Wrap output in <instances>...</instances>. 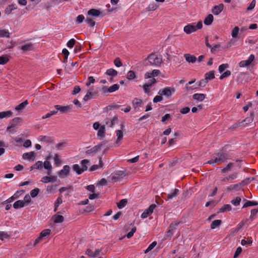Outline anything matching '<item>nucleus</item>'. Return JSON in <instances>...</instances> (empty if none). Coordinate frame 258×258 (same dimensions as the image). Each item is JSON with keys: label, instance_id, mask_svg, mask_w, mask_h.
I'll return each mask as SVG.
<instances>
[{"label": "nucleus", "instance_id": "1", "mask_svg": "<svg viewBox=\"0 0 258 258\" xmlns=\"http://www.w3.org/2000/svg\"><path fill=\"white\" fill-rule=\"evenodd\" d=\"M203 27V23L199 21L198 23H192L185 25L183 27V31L186 34L196 32L198 30L202 29Z\"/></svg>", "mask_w": 258, "mask_h": 258}, {"label": "nucleus", "instance_id": "2", "mask_svg": "<svg viewBox=\"0 0 258 258\" xmlns=\"http://www.w3.org/2000/svg\"><path fill=\"white\" fill-rule=\"evenodd\" d=\"M89 161L87 159L82 160L81 162V165L76 164L73 166V169L78 174H81L85 171L87 170L88 167L87 164Z\"/></svg>", "mask_w": 258, "mask_h": 258}, {"label": "nucleus", "instance_id": "3", "mask_svg": "<svg viewBox=\"0 0 258 258\" xmlns=\"http://www.w3.org/2000/svg\"><path fill=\"white\" fill-rule=\"evenodd\" d=\"M148 60L151 64L155 66H159L162 62L161 57L154 53L150 54L148 57Z\"/></svg>", "mask_w": 258, "mask_h": 258}, {"label": "nucleus", "instance_id": "4", "mask_svg": "<svg viewBox=\"0 0 258 258\" xmlns=\"http://www.w3.org/2000/svg\"><path fill=\"white\" fill-rule=\"evenodd\" d=\"M175 92V89L173 87H166L159 90L158 94L163 95L167 98L170 97Z\"/></svg>", "mask_w": 258, "mask_h": 258}, {"label": "nucleus", "instance_id": "5", "mask_svg": "<svg viewBox=\"0 0 258 258\" xmlns=\"http://www.w3.org/2000/svg\"><path fill=\"white\" fill-rule=\"evenodd\" d=\"M51 233V230L49 229H45L42 230L39 235V236L37 238L34 243V246H36L38 243L42 241L44 238L48 237Z\"/></svg>", "mask_w": 258, "mask_h": 258}, {"label": "nucleus", "instance_id": "6", "mask_svg": "<svg viewBox=\"0 0 258 258\" xmlns=\"http://www.w3.org/2000/svg\"><path fill=\"white\" fill-rule=\"evenodd\" d=\"M101 253V250L99 249H95L94 250L92 249H88L86 251V254L90 258L99 257Z\"/></svg>", "mask_w": 258, "mask_h": 258}, {"label": "nucleus", "instance_id": "7", "mask_svg": "<svg viewBox=\"0 0 258 258\" xmlns=\"http://www.w3.org/2000/svg\"><path fill=\"white\" fill-rule=\"evenodd\" d=\"M116 133V140L115 142V146L118 147L122 143V140L123 137V133L120 130H117L115 131Z\"/></svg>", "mask_w": 258, "mask_h": 258}, {"label": "nucleus", "instance_id": "8", "mask_svg": "<svg viewBox=\"0 0 258 258\" xmlns=\"http://www.w3.org/2000/svg\"><path fill=\"white\" fill-rule=\"evenodd\" d=\"M156 207V205H154V204H152L150 206V207L146 209L144 212L141 215V218L142 219H145L146 218H147L148 217H149L150 215H151L153 211H154V210L155 209Z\"/></svg>", "mask_w": 258, "mask_h": 258}, {"label": "nucleus", "instance_id": "9", "mask_svg": "<svg viewBox=\"0 0 258 258\" xmlns=\"http://www.w3.org/2000/svg\"><path fill=\"white\" fill-rule=\"evenodd\" d=\"M70 171V166L68 165H64L63 167V168L58 172V175L60 178H63L67 177L69 175Z\"/></svg>", "mask_w": 258, "mask_h": 258}, {"label": "nucleus", "instance_id": "10", "mask_svg": "<svg viewBox=\"0 0 258 258\" xmlns=\"http://www.w3.org/2000/svg\"><path fill=\"white\" fill-rule=\"evenodd\" d=\"M225 160V158L224 157V155L223 154L221 153L218 154L217 155V157H214V158L212 159L211 160H209L208 162V163L210 164H212L218 162H224Z\"/></svg>", "mask_w": 258, "mask_h": 258}, {"label": "nucleus", "instance_id": "11", "mask_svg": "<svg viewBox=\"0 0 258 258\" xmlns=\"http://www.w3.org/2000/svg\"><path fill=\"white\" fill-rule=\"evenodd\" d=\"M57 177L55 175L45 176L41 178V181L44 183L57 181Z\"/></svg>", "mask_w": 258, "mask_h": 258}, {"label": "nucleus", "instance_id": "12", "mask_svg": "<svg viewBox=\"0 0 258 258\" xmlns=\"http://www.w3.org/2000/svg\"><path fill=\"white\" fill-rule=\"evenodd\" d=\"M254 59V55L251 54L247 60L240 61L239 63V66L241 68L247 67L250 64V63L253 61Z\"/></svg>", "mask_w": 258, "mask_h": 258}, {"label": "nucleus", "instance_id": "13", "mask_svg": "<svg viewBox=\"0 0 258 258\" xmlns=\"http://www.w3.org/2000/svg\"><path fill=\"white\" fill-rule=\"evenodd\" d=\"M54 107L61 113H67L71 111L72 110V106L71 105L62 106L59 105H56L54 106Z\"/></svg>", "mask_w": 258, "mask_h": 258}, {"label": "nucleus", "instance_id": "14", "mask_svg": "<svg viewBox=\"0 0 258 258\" xmlns=\"http://www.w3.org/2000/svg\"><path fill=\"white\" fill-rule=\"evenodd\" d=\"M22 157L24 159L32 162L34 160L36 155L34 152H30L24 153Z\"/></svg>", "mask_w": 258, "mask_h": 258}, {"label": "nucleus", "instance_id": "15", "mask_svg": "<svg viewBox=\"0 0 258 258\" xmlns=\"http://www.w3.org/2000/svg\"><path fill=\"white\" fill-rule=\"evenodd\" d=\"M224 6L223 4H220L213 7L212 12L215 15H218L224 9Z\"/></svg>", "mask_w": 258, "mask_h": 258}, {"label": "nucleus", "instance_id": "16", "mask_svg": "<svg viewBox=\"0 0 258 258\" xmlns=\"http://www.w3.org/2000/svg\"><path fill=\"white\" fill-rule=\"evenodd\" d=\"M160 73V72L158 70H154L152 72H147L145 74V79L154 78V77L158 76Z\"/></svg>", "mask_w": 258, "mask_h": 258}, {"label": "nucleus", "instance_id": "17", "mask_svg": "<svg viewBox=\"0 0 258 258\" xmlns=\"http://www.w3.org/2000/svg\"><path fill=\"white\" fill-rule=\"evenodd\" d=\"M238 174L237 172H234L223 178L221 180L222 181H230L233 180L237 178Z\"/></svg>", "mask_w": 258, "mask_h": 258}, {"label": "nucleus", "instance_id": "18", "mask_svg": "<svg viewBox=\"0 0 258 258\" xmlns=\"http://www.w3.org/2000/svg\"><path fill=\"white\" fill-rule=\"evenodd\" d=\"M73 191V188L72 186L69 187H62L59 189V191L60 194L65 192V196L69 197L70 196L71 193Z\"/></svg>", "mask_w": 258, "mask_h": 258}, {"label": "nucleus", "instance_id": "19", "mask_svg": "<svg viewBox=\"0 0 258 258\" xmlns=\"http://www.w3.org/2000/svg\"><path fill=\"white\" fill-rule=\"evenodd\" d=\"M105 73L108 76L111 77V78L109 79V81L110 82H112V79L114 77H115L117 76L118 72L116 70H115L114 69H108L106 71Z\"/></svg>", "mask_w": 258, "mask_h": 258}, {"label": "nucleus", "instance_id": "20", "mask_svg": "<svg viewBox=\"0 0 258 258\" xmlns=\"http://www.w3.org/2000/svg\"><path fill=\"white\" fill-rule=\"evenodd\" d=\"M184 57L186 61L189 63H194L197 60V58L195 56L191 55L189 53L184 54Z\"/></svg>", "mask_w": 258, "mask_h": 258}, {"label": "nucleus", "instance_id": "21", "mask_svg": "<svg viewBox=\"0 0 258 258\" xmlns=\"http://www.w3.org/2000/svg\"><path fill=\"white\" fill-rule=\"evenodd\" d=\"M142 102L143 101L141 99L137 98H134L132 102L134 108L135 110L139 109L141 106Z\"/></svg>", "mask_w": 258, "mask_h": 258}, {"label": "nucleus", "instance_id": "22", "mask_svg": "<svg viewBox=\"0 0 258 258\" xmlns=\"http://www.w3.org/2000/svg\"><path fill=\"white\" fill-rule=\"evenodd\" d=\"M13 115V112L11 110L0 112V119L10 118Z\"/></svg>", "mask_w": 258, "mask_h": 258}, {"label": "nucleus", "instance_id": "23", "mask_svg": "<svg viewBox=\"0 0 258 258\" xmlns=\"http://www.w3.org/2000/svg\"><path fill=\"white\" fill-rule=\"evenodd\" d=\"M101 14V12L99 10L94 9H90L87 12L88 15L91 17H99Z\"/></svg>", "mask_w": 258, "mask_h": 258}, {"label": "nucleus", "instance_id": "24", "mask_svg": "<svg viewBox=\"0 0 258 258\" xmlns=\"http://www.w3.org/2000/svg\"><path fill=\"white\" fill-rule=\"evenodd\" d=\"M52 219L54 223H61L63 222L64 217L60 215L56 214L52 217Z\"/></svg>", "mask_w": 258, "mask_h": 258}, {"label": "nucleus", "instance_id": "25", "mask_svg": "<svg viewBox=\"0 0 258 258\" xmlns=\"http://www.w3.org/2000/svg\"><path fill=\"white\" fill-rule=\"evenodd\" d=\"M33 49V44L30 42L25 43L21 47V49L24 51H31Z\"/></svg>", "mask_w": 258, "mask_h": 258}, {"label": "nucleus", "instance_id": "26", "mask_svg": "<svg viewBox=\"0 0 258 258\" xmlns=\"http://www.w3.org/2000/svg\"><path fill=\"white\" fill-rule=\"evenodd\" d=\"M43 166L45 169L48 170L47 174L50 175L52 171V165L51 163L48 161H45L43 163Z\"/></svg>", "mask_w": 258, "mask_h": 258}, {"label": "nucleus", "instance_id": "27", "mask_svg": "<svg viewBox=\"0 0 258 258\" xmlns=\"http://www.w3.org/2000/svg\"><path fill=\"white\" fill-rule=\"evenodd\" d=\"M241 188V183H237L235 184L230 185L227 187V190L230 191H238Z\"/></svg>", "mask_w": 258, "mask_h": 258}, {"label": "nucleus", "instance_id": "28", "mask_svg": "<svg viewBox=\"0 0 258 258\" xmlns=\"http://www.w3.org/2000/svg\"><path fill=\"white\" fill-rule=\"evenodd\" d=\"M28 104V102L27 100H25L23 102L20 103L15 107L16 110L18 112H22V110L26 107V106Z\"/></svg>", "mask_w": 258, "mask_h": 258}, {"label": "nucleus", "instance_id": "29", "mask_svg": "<svg viewBox=\"0 0 258 258\" xmlns=\"http://www.w3.org/2000/svg\"><path fill=\"white\" fill-rule=\"evenodd\" d=\"M158 7V5H157L156 3L152 2H151L148 6L146 8V10L147 11H154L157 10Z\"/></svg>", "mask_w": 258, "mask_h": 258}, {"label": "nucleus", "instance_id": "30", "mask_svg": "<svg viewBox=\"0 0 258 258\" xmlns=\"http://www.w3.org/2000/svg\"><path fill=\"white\" fill-rule=\"evenodd\" d=\"M156 83V81L153 80L151 84H145L143 86V90L145 93L148 94L150 92V87L154 84Z\"/></svg>", "mask_w": 258, "mask_h": 258}, {"label": "nucleus", "instance_id": "31", "mask_svg": "<svg viewBox=\"0 0 258 258\" xmlns=\"http://www.w3.org/2000/svg\"><path fill=\"white\" fill-rule=\"evenodd\" d=\"M105 127L104 125H101V128L98 130L97 137L100 139H102L105 136Z\"/></svg>", "mask_w": 258, "mask_h": 258}, {"label": "nucleus", "instance_id": "32", "mask_svg": "<svg viewBox=\"0 0 258 258\" xmlns=\"http://www.w3.org/2000/svg\"><path fill=\"white\" fill-rule=\"evenodd\" d=\"M178 223H179L177 222H174L171 223L169 227L170 229H169L167 232V236L168 237L172 235V231L176 228V227L178 225Z\"/></svg>", "mask_w": 258, "mask_h": 258}, {"label": "nucleus", "instance_id": "33", "mask_svg": "<svg viewBox=\"0 0 258 258\" xmlns=\"http://www.w3.org/2000/svg\"><path fill=\"white\" fill-rule=\"evenodd\" d=\"M21 194V192L17 191L13 196H12L11 197L9 198L8 199H7L5 201V202L7 203H10L12 202L13 201H14L16 199L18 198Z\"/></svg>", "mask_w": 258, "mask_h": 258}, {"label": "nucleus", "instance_id": "34", "mask_svg": "<svg viewBox=\"0 0 258 258\" xmlns=\"http://www.w3.org/2000/svg\"><path fill=\"white\" fill-rule=\"evenodd\" d=\"M214 20V17L212 14H209L207 16V17L204 20V24L206 25H211Z\"/></svg>", "mask_w": 258, "mask_h": 258}, {"label": "nucleus", "instance_id": "35", "mask_svg": "<svg viewBox=\"0 0 258 258\" xmlns=\"http://www.w3.org/2000/svg\"><path fill=\"white\" fill-rule=\"evenodd\" d=\"M17 9V7L14 4L9 5L5 9V14L7 15L10 14L13 10Z\"/></svg>", "mask_w": 258, "mask_h": 258}, {"label": "nucleus", "instance_id": "36", "mask_svg": "<svg viewBox=\"0 0 258 258\" xmlns=\"http://www.w3.org/2000/svg\"><path fill=\"white\" fill-rule=\"evenodd\" d=\"M117 118L114 117L111 119H107L106 120V124L109 127H112L117 121Z\"/></svg>", "mask_w": 258, "mask_h": 258}, {"label": "nucleus", "instance_id": "37", "mask_svg": "<svg viewBox=\"0 0 258 258\" xmlns=\"http://www.w3.org/2000/svg\"><path fill=\"white\" fill-rule=\"evenodd\" d=\"M215 78L214 71H211L205 74V79L208 82Z\"/></svg>", "mask_w": 258, "mask_h": 258}, {"label": "nucleus", "instance_id": "38", "mask_svg": "<svg viewBox=\"0 0 258 258\" xmlns=\"http://www.w3.org/2000/svg\"><path fill=\"white\" fill-rule=\"evenodd\" d=\"M193 98L198 101H202L205 98V95L204 94L196 93L193 95Z\"/></svg>", "mask_w": 258, "mask_h": 258}, {"label": "nucleus", "instance_id": "39", "mask_svg": "<svg viewBox=\"0 0 258 258\" xmlns=\"http://www.w3.org/2000/svg\"><path fill=\"white\" fill-rule=\"evenodd\" d=\"M232 209L231 206L229 204H226L223 206L220 209L219 212L223 213L231 211Z\"/></svg>", "mask_w": 258, "mask_h": 258}, {"label": "nucleus", "instance_id": "40", "mask_svg": "<svg viewBox=\"0 0 258 258\" xmlns=\"http://www.w3.org/2000/svg\"><path fill=\"white\" fill-rule=\"evenodd\" d=\"M25 206V202L22 200H19L14 203L13 204V207L15 209H19L22 208Z\"/></svg>", "mask_w": 258, "mask_h": 258}, {"label": "nucleus", "instance_id": "41", "mask_svg": "<svg viewBox=\"0 0 258 258\" xmlns=\"http://www.w3.org/2000/svg\"><path fill=\"white\" fill-rule=\"evenodd\" d=\"M10 36V33L8 30L0 29V38L1 37L9 38Z\"/></svg>", "mask_w": 258, "mask_h": 258}, {"label": "nucleus", "instance_id": "42", "mask_svg": "<svg viewBox=\"0 0 258 258\" xmlns=\"http://www.w3.org/2000/svg\"><path fill=\"white\" fill-rule=\"evenodd\" d=\"M239 28L237 26H235L231 32V36L233 39H236L238 38L239 33Z\"/></svg>", "mask_w": 258, "mask_h": 258}, {"label": "nucleus", "instance_id": "43", "mask_svg": "<svg viewBox=\"0 0 258 258\" xmlns=\"http://www.w3.org/2000/svg\"><path fill=\"white\" fill-rule=\"evenodd\" d=\"M9 60V56L7 55L0 56V64H6Z\"/></svg>", "mask_w": 258, "mask_h": 258}, {"label": "nucleus", "instance_id": "44", "mask_svg": "<svg viewBox=\"0 0 258 258\" xmlns=\"http://www.w3.org/2000/svg\"><path fill=\"white\" fill-rule=\"evenodd\" d=\"M179 194V190L177 189H174L172 192L168 194V198L169 199H172L175 198Z\"/></svg>", "mask_w": 258, "mask_h": 258}, {"label": "nucleus", "instance_id": "45", "mask_svg": "<svg viewBox=\"0 0 258 258\" xmlns=\"http://www.w3.org/2000/svg\"><path fill=\"white\" fill-rule=\"evenodd\" d=\"M126 77L127 80H132L136 78V74L135 72L133 71H130L127 73Z\"/></svg>", "mask_w": 258, "mask_h": 258}, {"label": "nucleus", "instance_id": "46", "mask_svg": "<svg viewBox=\"0 0 258 258\" xmlns=\"http://www.w3.org/2000/svg\"><path fill=\"white\" fill-rule=\"evenodd\" d=\"M38 140L40 142H43L46 143H50L52 141L51 138L48 136H40Z\"/></svg>", "mask_w": 258, "mask_h": 258}, {"label": "nucleus", "instance_id": "47", "mask_svg": "<svg viewBox=\"0 0 258 258\" xmlns=\"http://www.w3.org/2000/svg\"><path fill=\"white\" fill-rule=\"evenodd\" d=\"M93 89L90 88L87 91V94L83 98L84 101H88L91 98V96L93 95Z\"/></svg>", "mask_w": 258, "mask_h": 258}, {"label": "nucleus", "instance_id": "48", "mask_svg": "<svg viewBox=\"0 0 258 258\" xmlns=\"http://www.w3.org/2000/svg\"><path fill=\"white\" fill-rule=\"evenodd\" d=\"M258 205V203L255 201H247L244 204L242 208H246L250 206H254Z\"/></svg>", "mask_w": 258, "mask_h": 258}, {"label": "nucleus", "instance_id": "49", "mask_svg": "<svg viewBox=\"0 0 258 258\" xmlns=\"http://www.w3.org/2000/svg\"><path fill=\"white\" fill-rule=\"evenodd\" d=\"M53 161L56 166H59L61 164V160L57 154H55L53 157Z\"/></svg>", "mask_w": 258, "mask_h": 258}, {"label": "nucleus", "instance_id": "50", "mask_svg": "<svg viewBox=\"0 0 258 258\" xmlns=\"http://www.w3.org/2000/svg\"><path fill=\"white\" fill-rule=\"evenodd\" d=\"M43 167V162L42 161H37L35 164L31 166V170L33 169H41Z\"/></svg>", "mask_w": 258, "mask_h": 258}, {"label": "nucleus", "instance_id": "51", "mask_svg": "<svg viewBox=\"0 0 258 258\" xmlns=\"http://www.w3.org/2000/svg\"><path fill=\"white\" fill-rule=\"evenodd\" d=\"M221 224V221L220 220H215L213 221L211 225V228L212 229H215L216 227L219 226Z\"/></svg>", "mask_w": 258, "mask_h": 258}, {"label": "nucleus", "instance_id": "52", "mask_svg": "<svg viewBox=\"0 0 258 258\" xmlns=\"http://www.w3.org/2000/svg\"><path fill=\"white\" fill-rule=\"evenodd\" d=\"M233 165H234V164L233 163H228L225 167L223 168L222 169V170H221L222 173H226L228 172L233 167Z\"/></svg>", "mask_w": 258, "mask_h": 258}, {"label": "nucleus", "instance_id": "53", "mask_svg": "<svg viewBox=\"0 0 258 258\" xmlns=\"http://www.w3.org/2000/svg\"><path fill=\"white\" fill-rule=\"evenodd\" d=\"M100 146H95L94 147L92 148L91 149L88 150L86 151V153L87 154H91L93 153H96L98 151L99 149H100Z\"/></svg>", "mask_w": 258, "mask_h": 258}, {"label": "nucleus", "instance_id": "54", "mask_svg": "<svg viewBox=\"0 0 258 258\" xmlns=\"http://www.w3.org/2000/svg\"><path fill=\"white\" fill-rule=\"evenodd\" d=\"M103 166V163L101 160V159L99 160V164L97 165H94L91 167L90 170L91 171H94L98 169H99L100 168H102Z\"/></svg>", "mask_w": 258, "mask_h": 258}, {"label": "nucleus", "instance_id": "55", "mask_svg": "<svg viewBox=\"0 0 258 258\" xmlns=\"http://www.w3.org/2000/svg\"><path fill=\"white\" fill-rule=\"evenodd\" d=\"M127 201L126 199H122L117 203V207L119 209H122L127 204Z\"/></svg>", "mask_w": 258, "mask_h": 258}, {"label": "nucleus", "instance_id": "56", "mask_svg": "<svg viewBox=\"0 0 258 258\" xmlns=\"http://www.w3.org/2000/svg\"><path fill=\"white\" fill-rule=\"evenodd\" d=\"M119 86L118 84H115L113 85L112 86L109 87V92L110 93H113L115 92L116 91L119 89Z\"/></svg>", "mask_w": 258, "mask_h": 258}, {"label": "nucleus", "instance_id": "57", "mask_svg": "<svg viewBox=\"0 0 258 258\" xmlns=\"http://www.w3.org/2000/svg\"><path fill=\"white\" fill-rule=\"evenodd\" d=\"M252 243V240L251 237H248L247 240H246L245 239H242L241 241V244L242 245L244 246L246 244H251Z\"/></svg>", "mask_w": 258, "mask_h": 258}, {"label": "nucleus", "instance_id": "58", "mask_svg": "<svg viewBox=\"0 0 258 258\" xmlns=\"http://www.w3.org/2000/svg\"><path fill=\"white\" fill-rule=\"evenodd\" d=\"M241 202V198L239 197H236L235 199L231 201V203L235 206H238Z\"/></svg>", "mask_w": 258, "mask_h": 258}, {"label": "nucleus", "instance_id": "59", "mask_svg": "<svg viewBox=\"0 0 258 258\" xmlns=\"http://www.w3.org/2000/svg\"><path fill=\"white\" fill-rule=\"evenodd\" d=\"M229 67L227 63H223L219 66L218 70L220 73H222Z\"/></svg>", "mask_w": 258, "mask_h": 258}, {"label": "nucleus", "instance_id": "60", "mask_svg": "<svg viewBox=\"0 0 258 258\" xmlns=\"http://www.w3.org/2000/svg\"><path fill=\"white\" fill-rule=\"evenodd\" d=\"M40 192L39 189L36 188L32 190L30 192V196L32 198L36 197Z\"/></svg>", "mask_w": 258, "mask_h": 258}, {"label": "nucleus", "instance_id": "61", "mask_svg": "<svg viewBox=\"0 0 258 258\" xmlns=\"http://www.w3.org/2000/svg\"><path fill=\"white\" fill-rule=\"evenodd\" d=\"M76 42V40L72 38L70 39L67 43V46L69 48H72Z\"/></svg>", "mask_w": 258, "mask_h": 258}, {"label": "nucleus", "instance_id": "62", "mask_svg": "<svg viewBox=\"0 0 258 258\" xmlns=\"http://www.w3.org/2000/svg\"><path fill=\"white\" fill-rule=\"evenodd\" d=\"M86 22L87 24H88L91 27H94L95 25V21L91 19V18H87L86 20Z\"/></svg>", "mask_w": 258, "mask_h": 258}, {"label": "nucleus", "instance_id": "63", "mask_svg": "<svg viewBox=\"0 0 258 258\" xmlns=\"http://www.w3.org/2000/svg\"><path fill=\"white\" fill-rule=\"evenodd\" d=\"M231 75V72L230 71H226L223 73L220 77V79L222 80L225 78L228 77Z\"/></svg>", "mask_w": 258, "mask_h": 258}, {"label": "nucleus", "instance_id": "64", "mask_svg": "<svg viewBox=\"0 0 258 258\" xmlns=\"http://www.w3.org/2000/svg\"><path fill=\"white\" fill-rule=\"evenodd\" d=\"M157 244L156 242H153L151 244H150L148 248L145 250V253H147L151 250Z\"/></svg>", "mask_w": 258, "mask_h": 258}]
</instances>
